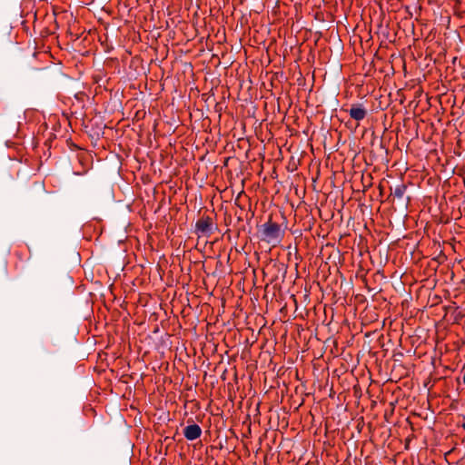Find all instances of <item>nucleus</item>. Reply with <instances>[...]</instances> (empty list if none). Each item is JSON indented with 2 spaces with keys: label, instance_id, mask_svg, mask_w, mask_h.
I'll list each match as a JSON object with an SVG mask.
<instances>
[{
  "label": "nucleus",
  "instance_id": "f257e3e1",
  "mask_svg": "<svg viewBox=\"0 0 465 465\" xmlns=\"http://www.w3.org/2000/svg\"><path fill=\"white\" fill-rule=\"evenodd\" d=\"M260 232L261 240L272 246L278 245L283 237L280 224L272 222L271 219L261 226Z\"/></svg>",
  "mask_w": 465,
  "mask_h": 465
},
{
  "label": "nucleus",
  "instance_id": "f03ea898",
  "mask_svg": "<svg viewBox=\"0 0 465 465\" xmlns=\"http://www.w3.org/2000/svg\"><path fill=\"white\" fill-rule=\"evenodd\" d=\"M214 226L212 218L209 216H203L195 223V232L198 236L209 237L213 232Z\"/></svg>",
  "mask_w": 465,
  "mask_h": 465
},
{
  "label": "nucleus",
  "instance_id": "7ed1b4c3",
  "mask_svg": "<svg viewBox=\"0 0 465 465\" xmlns=\"http://www.w3.org/2000/svg\"><path fill=\"white\" fill-rule=\"evenodd\" d=\"M348 112L350 116L357 122H361L367 115V110L361 104H352Z\"/></svg>",
  "mask_w": 465,
  "mask_h": 465
},
{
  "label": "nucleus",
  "instance_id": "20e7f679",
  "mask_svg": "<svg viewBox=\"0 0 465 465\" xmlns=\"http://www.w3.org/2000/svg\"><path fill=\"white\" fill-rule=\"evenodd\" d=\"M183 435H184L186 440H196V439L201 437V435H202V429L196 423L187 425L183 429Z\"/></svg>",
  "mask_w": 465,
  "mask_h": 465
},
{
  "label": "nucleus",
  "instance_id": "39448f33",
  "mask_svg": "<svg viewBox=\"0 0 465 465\" xmlns=\"http://www.w3.org/2000/svg\"><path fill=\"white\" fill-rule=\"evenodd\" d=\"M407 190V185L404 183L398 184L393 190L394 197L401 199Z\"/></svg>",
  "mask_w": 465,
  "mask_h": 465
},
{
  "label": "nucleus",
  "instance_id": "423d86ee",
  "mask_svg": "<svg viewBox=\"0 0 465 465\" xmlns=\"http://www.w3.org/2000/svg\"><path fill=\"white\" fill-rule=\"evenodd\" d=\"M464 422L461 424L462 429L465 430V416L463 417Z\"/></svg>",
  "mask_w": 465,
  "mask_h": 465
},
{
  "label": "nucleus",
  "instance_id": "0eeeda50",
  "mask_svg": "<svg viewBox=\"0 0 465 465\" xmlns=\"http://www.w3.org/2000/svg\"><path fill=\"white\" fill-rule=\"evenodd\" d=\"M463 382L465 384V372H464V375H463Z\"/></svg>",
  "mask_w": 465,
  "mask_h": 465
}]
</instances>
